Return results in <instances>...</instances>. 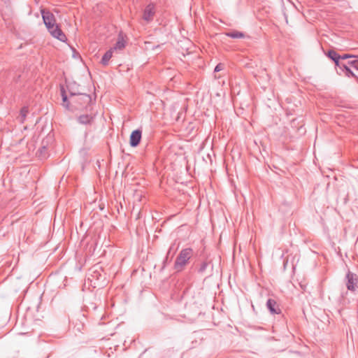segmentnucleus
Segmentation results:
<instances>
[{"label":"nucleus","mask_w":358,"mask_h":358,"mask_svg":"<svg viewBox=\"0 0 358 358\" xmlns=\"http://www.w3.org/2000/svg\"><path fill=\"white\" fill-rule=\"evenodd\" d=\"M266 307L271 314H280L281 310L275 301L273 299H268L266 302Z\"/></svg>","instance_id":"0eeeda50"},{"label":"nucleus","mask_w":358,"mask_h":358,"mask_svg":"<svg viewBox=\"0 0 358 358\" xmlns=\"http://www.w3.org/2000/svg\"><path fill=\"white\" fill-rule=\"evenodd\" d=\"M338 67L340 68V69L345 73L346 76L356 77L355 74L351 71L350 66H348V64L341 62L340 66Z\"/></svg>","instance_id":"9b49d317"},{"label":"nucleus","mask_w":358,"mask_h":358,"mask_svg":"<svg viewBox=\"0 0 358 358\" xmlns=\"http://www.w3.org/2000/svg\"><path fill=\"white\" fill-rule=\"evenodd\" d=\"M352 57H355V55H348V54L340 55V59H345L352 58Z\"/></svg>","instance_id":"6ab92c4d"},{"label":"nucleus","mask_w":358,"mask_h":358,"mask_svg":"<svg viewBox=\"0 0 358 358\" xmlns=\"http://www.w3.org/2000/svg\"><path fill=\"white\" fill-rule=\"evenodd\" d=\"M41 14L44 23L56 21L55 15L50 11L42 10Z\"/></svg>","instance_id":"1a4fd4ad"},{"label":"nucleus","mask_w":358,"mask_h":358,"mask_svg":"<svg viewBox=\"0 0 358 358\" xmlns=\"http://www.w3.org/2000/svg\"><path fill=\"white\" fill-rule=\"evenodd\" d=\"M113 48H110L103 55L101 61V63L103 66H106L108 64L110 59L113 57Z\"/></svg>","instance_id":"f8f14e48"},{"label":"nucleus","mask_w":358,"mask_h":358,"mask_svg":"<svg viewBox=\"0 0 358 358\" xmlns=\"http://www.w3.org/2000/svg\"><path fill=\"white\" fill-rule=\"evenodd\" d=\"M327 56L335 62L336 66H340L341 63V62H340V55L336 51L330 50L327 52Z\"/></svg>","instance_id":"9d476101"},{"label":"nucleus","mask_w":358,"mask_h":358,"mask_svg":"<svg viewBox=\"0 0 358 358\" xmlns=\"http://www.w3.org/2000/svg\"><path fill=\"white\" fill-rule=\"evenodd\" d=\"M353 58L354 59L349 61L347 64L349 66H352L357 69V56H355Z\"/></svg>","instance_id":"f3484780"},{"label":"nucleus","mask_w":358,"mask_h":358,"mask_svg":"<svg viewBox=\"0 0 358 358\" xmlns=\"http://www.w3.org/2000/svg\"><path fill=\"white\" fill-rule=\"evenodd\" d=\"M142 137V131L139 129L133 131L130 135L129 143L131 147L139 145Z\"/></svg>","instance_id":"39448f33"},{"label":"nucleus","mask_w":358,"mask_h":358,"mask_svg":"<svg viewBox=\"0 0 358 358\" xmlns=\"http://www.w3.org/2000/svg\"><path fill=\"white\" fill-rule=\"evenodd\" d=\"M226 35L231 38H241L245 37L244 33L236 30L229 31L226 33Z\"/></svg>","instance_id":"4468645a"},{"label":"nucleus","mask_w":358,"mask_h":358,"mask_svg":"<svg viewBox=\"0 0 358 358\" xmlns=\"http://www.w3.org/2000/svg\"><path fill=\"white\" fill-rule=\"evenodd\" d=\"M208 266V263L206 262H203L201 264L199 268H198V272L201 274H203Z\"/></svg>","instance_id":"dca6fc26"},{"label":"nucleus","mask_w":358,"mask_h":358,"mask_svg":"<svg viewBox=\"0 0 358 358\" xmlns=\"http://www.w3.org/2000/svg\"><path fill=\"white\" fill-rule=\"evenodd\" d=\"M67 87H68V90H69V87H70V88H71V90H72L73 91L76 92V91H75V89H73V87H72V85H68V86H67Z\"/></svg>","instance_id":"aec40b11"},{"label":"nucleus","mask_w":358,"mask_h":358,"mask_svg":"<svg viewBox=\"0 0 358 358\" xmlns=\"http://www.w3.org/2000/svg\"><path fill=\"white\" fill-rule=\"evenodd\" d=\"M62 97V106L67 110L73 111L83 108H87L92 103V97L86 93L74 92L69 87V98H68L63 86L60 89Z\"/></svg>","instance_id":"f257e3e1"},{"label":"nucleus","mask_w":358,"mask_h":358,"mask_svg":"<svg viewBox=\"0 0 358 358\" xmlns=\"http://www.w3.org/2000/svg\"><path fill=\"white\" fill-rule=\"evenodd\" d=\"M224 68V64H222V63H219L218 64H217V66H215V69H214V72H219L222 70H223Z\"/></svg>","instance_id":"a211bd4d"},{"label":"nucleus","mask_w":358,"mask_h":358,"mask_svg":"<svg viewBox=\"0 0 358 358\" xmlns=\"http://www.w3.org/2000/svg\"><path fill=\"white\" fill-rule=\"evenodd\" d=\"M357 70H358V56H357Z\"/></svg>","instance_id":"5701e85b"},{"label":"nucleus","mask_w":358,"mask_h":358,"mask_svg":"<svg viewBox=\"0 0 358 358\" xmlns=\"http://www.w3.org/2000/svg\"><path fill=\"white\" fill-rule=\"evenodd\" d=\"M125 47V41H124L123 38L121 36V35H119L117 41L113 46V50H122Z\"/></svg>","instance_id":"2eb2a0df"},{"label":"nucleus","mask_w":358,"mask_h":358,"mask_svg":"<svg viewBox=\"0 0 358 358\" xmlns=\"http://www.w3.org/2000/svg\"><path fill=\"white\" fill-rule=\"evenodd\" d=\"M194 255V251L190 248L182 249L177 256L175 263L174 268L177 272L182 271L185 266L188 264L189 259Z\"/></svg>","instance_id":"f03ea898"},{"label":"nucleus","mask_w":358,"mask_h":358,"mask_svg":"<svg viewBox=\"0 0 358 358\" xmlns=\"http://www.w3.org/2000/svg\"><path fill=\"white\" fill-rule=\"evenodd\" d=\"M155 6L152 3L148 4L144 9L143 19L147 22H150L155 15Z\"/></svg>","instance_id":"423d86ee"},{"label":"nucleus","mask_w":358,"mask_h":358,"mask_svg":"<svg viewBox=\"0 0 358 358\" xmlns=\"http://www.w3.org/2000/svg\"><path fill=\"white\" fill-rule=\"evenodd\" d=\"M48 31L51 34V36L60 41L64 42L66 41V36L64 33L62 31L59 26L56 24V21H53L52 22H46L44 23Z\"/></svg>","instance_id":"7ed1b4c3"},{"label":"nucleus","mask_w":358,"mask_h":358,"mask_svg":"<svg viewBox=\"0 0 358 358\" xmlns=\"http://www.w3.org/2000/svg\"><path fill=\"white\" fill-rule=\"evenodd\" d=\"M345 285L348 290L355 292L358 289V275L348 271L345 275Z\"/></svg>","instance_id":"20e7f679"},{"label":"nucleus","mask_w":358,"mask_h":358,"mask_svg":"<svg viewBox=\"0 0 358 358\" xmlns=\"http://www.w3.org/2000/svg\"><path fill=\"white\" fill-rule=\"evenodd\" d=\"M94 114L81 115L78 117L77 120L81 124H92L94 122Z\"/></svg>","instance_id":"6e6552de"},{"label":"nucleus","mask_w":358,"mask_h":358,"mask_svg":"<svg viewBox=\"0 0 358 358\" xmlns=\"http://www.w3.org/2000/svg\"><path fill=\"white\" fill-rule=\"evenodd\" d=\"M28 113H29V108L27 106L22 107L20 111L19 116L17 117L18 121L20 123H24Z\"/></svg>","instance_id":"ddd939ff"},{"label":"nucleus","mask_w":358,"mask_h":358,"mask_svg":"<svg viewBox=\"0 0 358 358\" xmlns=\"http://www.w3.org/2000/svg\"><path fill=\"white\" fill-rule=\"evenodd\" d=\"M167 259H168V257H166L165 260L163 262V264H164L163 268H164V266H165V264H166V262L167 261Z\"/></svg>","instance_id":"412c9836"},{"label":"nucleus","mask_w":358,"mask_h":358,"mask_svg":"<svg viewBox=\"0 0 358 358\" xmlns=\"http://www.w3.org/2000/svg\"><path fill=\"white\" fill-rule=\"evenodd\" d=\"M172 248H173V246H171V247H170V248H169V252H168L167 255H169L170 254V252H171V250H172Z\"/></svg>","instance_id":"4be33fe9"}]
</instances>
